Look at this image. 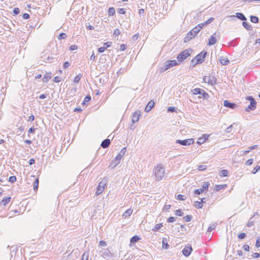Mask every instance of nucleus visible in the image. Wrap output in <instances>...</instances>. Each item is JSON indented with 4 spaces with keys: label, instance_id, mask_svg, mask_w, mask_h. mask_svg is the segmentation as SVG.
Wrapping results in <instances>:
<instances>
[{
    "label": "nucleus",
    "instance_id": "obj_1",
    "mask_svg": "<svg viewBox=\"0 0 260 260\" xmlns=\"http://www.w3.org/2000/svg\"><path fill=\"white\" fill-rule=\"evenodd\" d=\"M126 151V147L123 148L119 152L118 155L112 160V162L109 166V168L111 169L114 168L120 162L122 157L124 155Z\"/></svg>",
    "mask_w": 260,
    "mask_h": 260
},
{
    "label": "nucleus",
    "instance_id": "obj_2",
    "mask_svg": "<svg viewBox=\"0 0 260 260\" xmlns=\"http://www.w3.org/2000/svg\"><path fill=\"white\" fill-rule=\"evenodd\" d=\"M155 180H162L165 175V169L161 164L158 165L153 170Z\"/></svg>",
    "mask_w": 260,
    "mask_h": 260
},
{
    "label": "nucleus",
    "instance_id": "obj_3",
    "mask_svg": "<svg viewBox=\"0 0 260 260\" xmlns=\"http://www.w3.org/2000/svg\"><path fill=\"white\" fill-rule=\"evenodd\" d=\"M192 50L190 48L186 49L180 52L177 56V60L181 62L186 59L188 56L191 55Z\"/></svg>",
    "mask_w": 260,
    "mask_h": 260
},
{
    "label": "nucleus",
    "instance_id": "obj_4",
    "mask_svg": "<svg viewBox=\"0 0 260 260\" xmlns=\"http://www.w3.org/2000/svg\"><path fill=\"white\" fill-rule=\"evenodd\" d=\"M192 92L193 94L197 95L200 94V96H199L200 99H203L207 100L209 98V95L204 90L199 88H196L192 90Z\"/></svg>",
    "mask_w": 260,
    "mask_h": 260
},
{
    "label": "nucleus",
    "instance_id": "obj_5",
    "mask_svg": "<svg viewBox=\"0 0 260 260\" xmlns=\"http://www.w3.org/2000/svg\"><path fill=\"white\" fill-rule=\"evenodd\" d=\"M178 62L176 60H167L166 62L165 65L161 68L160 70V72L161 73L165 72L169 69L178 65Z\"/></svg>",
    "mask_w": 260,
    "mask_h": 260
},
{
    "label": "nucleus",
    "instance_id": "obj_6",
    "mask_svg": "<svg viewBox=\"0 0 260 260\" xmlns=\"http://www.w3.org/2000/svg\"><path fill=\"white\" fill-rule=\"evenodd\" d=\"M246 100L250 102V104L246 107L245 110L247 112L253 111L256 108V102L252 96H248L246 97Z\"/></svg>",
    "mask_w": 260,
    "mask_h": 260
},
{
    "label": "nucleus",
    "instance_id": "obj_7",
    "mask_svg": "<svg viewBox=\"0 0 260 260\" xmlns=\"http://www.w3.org/2000/svg\"><path fill=\"white\" fill-rule=\"evenodd\" d=\"M193 143L194 139L192 138L185 140H177L176 141V143L185 146L192 144Z\"/></svg>",
    "mask_w": 260,
    "mask_h": 260
},
{
    "label": "nucleus",
    "instance_id": "obj_8",
    "mask_svg": "<svg viewBox=\"0 0 260 260\" xmlns=\"http://www.w3.org/2000/svg\"><path fill=\"white\" fill-rule=\"evenodd\" d=\"M216 78L214 76H209L208 77L205 76L203 78V81L205 83L213 85L216 84Z\"/></svg>",
    "mask_w": 260,
    "mask_h": 260
},
{
    "label": "nucleus",
    "instance_id": "obj_9",
    "mask_svg": "<svg viewBox=\"0 0 260 260\" xmlns=\"http://www.w3.org/2000/svg\"><path fill=\"white\" fill-rule=\"evenodd\" d=\"M207 55V52L205 50H203L202 52H201L199 54H198L197 55H196L194 58L198 60V61L200 63H201L204 61Z\"/></svg>",
    "mask_w": 260,
    "mask_h": 260
},
{
    "label": "nucleus",
    "instance_id": "obj_10",
    "mask_svg": "<svg viewBox=\"0 0 260 260\" xmlns=\"http://www.w3.org/2000/svg\"><path fill=\"white\" fill-rule=\"evenodd\" d=\"M192 250V249L191 246L190 245H188V246H186L183 249L182 254L185 256H188L190 254Z\"/></svg>",
    "mask_w": 260,
    "mask_h": 260
},
{
    "label": "nucleus",
    "instance_id": "obj_11",
    "mask_svg": "<svg viewBox=\"0 0 260 260\" xmlns=\"http://www.w3.org/2000/svg\"><path fill=\"white\" fill-rule=\"evenodd\" d=\"M140 115H141V111L140 110H137V111H135L134 113L133 117H132V123H135L136 122H137L139 120V117L140 116Z\"/></svg>",
    "mask_w": 260,
    "mask_h": 260
},
{
    "label": "nucleus",
    "instance_id": "obj_12",
    "mask_svg": "<svg viewBox=\"0 0 260 260\" xmlns=\"http://www.w3.org/2000/svg\"><path fill=\"white\" fill-rule=\"evenodd\" d=\"M223 106L231 109H234L237 107V105L236 104L231 103L228 100H224L223 101Z\"/></svg>",
    "mask_w": 260,
    "mask_h": 260
},
{
    "label": "nucleus",
    "instance_id": "obj_13",
    "mask_svg": "<svg viewBox=\"0 0 260 260\" xmlns=\"http://www.w3.org/2000/svg\"><path fill=\"white\" fill-rule=\"evenodd\" d=\"M154 106V102L153 101L151 100L150 101L148 104H147L145 108V111L146 112H149L151 110V109L153 108V107Z\"/></svg>",
    "mask_w": 260,
    "mask_h": 260
},
{
    "label": "nucleus",
    "instance_id": "obj_14",
    "mask_svg": "<svg viewBox=\"0 0 260 260\" xmlns=\"http://www.w3.org/2000/svg\"><path fill=\"white\" fill-rule=\"evenodd\" d=\"M215 35H216V34L215 33L211 36L210 38L209 39L208 45L212 46V45H214L216 43L217 39L215 37Z\"/></svg>",
    "mask_w": 260,
    "mask_h": 260
},
{
    "label": "nucleus",
    "instance_id": "obj_15",
    "mask_svg": "<svg viewBox=\"0 0 260 260\" xmlns=\"http://www.w3.org/2000/svg\"><path fill=\"white\" fill-rule=\"evenodd\" d=\"M219 60L220 63L223 66H226L230 62V61L227 57H224L223 56L220 57Z\"/></svg>",
    "mask_w": 260,
    "mask_h": 260
},
{
    "label": "nucleus",
    "instance_id": "obj_16",
    "mask_svg": "<svg viewBox=\"0 0 260 260\" xmlns=\"http://www.w3.org/2000/svg\"><path fill=\"white\" fill-rule=\"evenodd\" d=\"M110 144V140L109 139H106L102 142L101 146L103 148H106Z\"/></svg>",
    "mask_w": 260,
    "mask_h": 260
},
{
    "label": "nucleus",
    "instance_id": "obj_17",
    "mask_svg": "<svg viewBox=\"0 0 260 260\" xmlns=\"http://www.w3.org/2000/svg\"><path fill=\"white\" fill-rule=\"evenodd\" d=\"M199 32L198 27H194L188 33L189 34L190 36H191L193 38L197 36Z\"/></svg>",
    "mask_w": 260,
    "mask_h": 260
},
{
    "label": "nucleus",
    "instance_id": "obj_18",
    "mask_svg": "<svg viewBox=\"0 0 260 260\" xmlns=\"http://www.w3.org/2000/svg\"><path fill=\"white\" fill-rule=\"evenodd\" d=\"M235 17H236L238 19H239L242 21H246L247 20L246 17L242 13L237 12L236 13Z\"/></svg>",
    "mask_w": 260,
    "mask_h": 260
},
{
    "label": "nucleus",
    "instance_id": "obj_19",
    "mask_svg": "<svg viewBox=\"0 0 260 260\" xmlns=\"http://www.w3.org/2000/svg\"><path fill=\"white\" fill-rule=\"evenodd\" d=\"M162 247L164 249H167L169 247V245L168 243V239L166 238H163L162 240Z\"/></svg>",
    "mask_w": 260,
    "mask_h": 260
},
{
    "label": "nucleus",
    "instance_id": "obj_20",
    "mask_svg": "<svg viewBox=\"0 0 260 260\" xmlns=\"http://www.w3.org/2000/svg\"><path fill=\"white\" fill-rule=\"evenodd\" d=\"M242 25L248 30H251L252 29V26L245 21H243Z\"/></svg>",
    "mask_w": 260,
    "mask_h": 260
},
{
    "label": "nucleus",
    "instance_id": "obj_21",
    "mask_svg": "<svg viewBox=\"0 0 260 260\" xmlns=\"http://www.w3.org/2000/svg\"><path fill=\"white\" fill-rule=\"evenodd\" d=\"M141 238L137 235L134 236L131 238L130 242L132 244H135L139 241Z\"/></svg>",
    "mask_w": 260,
    "mask_h": 260
},
{
    "label": "nucleus",
    "instance_id": "obj_22",
    "mask_svg": "<svg viewBox=\"0 0 260 260\" xmlns=\"http://www.w3.org/2000/svg\"><path fill=\"white\" fill-rule=\"evenodd\" d=\"M10 200H11V197H10L4 198L3 199V200L2 201V202H1V205L5 206L8 203L10 202Z\"/></svg>",
    "mask_w": 260,
    "mask_h": 260
},
{
    "label": "nucleus",
    "instance_id": "obj_23",
    "mask_svg": "<svg viewBox=\"0 0 260 260\" xmlns=\"http://www.w3.org/2000/svg\"><path fill=\"white\" fill-rule=\"evenodd\" d=\"M50 73H47L43 77L42 81L43 82H47L51 78Z\"/></svg>",
    "mask_w": 260,
    "mask_h": 260
},
{
    "label": "nucleus",
    "instance_id": "obj_24",
    "mask_svg": "<svg viewBox=\"0 0 260 260\" xmlns=\"http://www.w3.org/2000/svg\"><path fill=\"white\" fill-rule=\"evenodd\" d=\"M210 184L209 182H204L202 188H201L203 191H207Z\"/></svg>",
    "mask_w": 260,
    "mask_h": 260
},
{
    "label": "nucleus",
    "instance_id": "obj_25",
    "mask_svg": "<svg viewBox=\"0 0 260 260\" xmlns=\"http://www.w3.org/2000/svg\"><path fill=\"white\" fill-rule=\"evenodd\" d=\"M132 212L133 211L131 209H128L125 211V212L123 214L122 216L124 218H126L132 214Z\"/></svg>",
    "mask_w": 260,
    "mask_h": 260
},
{
    "label": "nucleus",
    "instance_id": "obj_26",
    "mask_svg": "<svg viewBox=\"0 0 260 260\" xmlns=\"http://www.w3.org/2000/svg\"><path fill=\"white\" fill-rule=\"evenodd\" d=\"M103 255L105 257H111L112 256V253L108 249H105L103 252Z\"/></svg>",
    "mask_w": 260,
    "mask_h": 260
},
{
    "label": "nucleus",
    "instance_id": "obj_27",
    "mask_svg": "<svg viewBox=\"0 0 260 260\" xmlns=\"http://www.w3.org/2000/svg\"><path fill=\"white\" fill-rule=\"evenodd\" d=\"M250 21L252 23H257L258 22L259 19L257 16H250Z\"/></svg>",
    "mask_w": 260,
    "mask_h": 260
},
{
    "label": "nucleus",
    "instance_id": "obj_28",
    "mask_svg": "<svg viewBox=\"0 0 260 260\" xmlns=\"http://www.w3.org/2000/svg\"><path fill=\"white\" fill-rule=\"evenodd\" d=\"M108 15L109 16L114 15L115 13V10L114 8H113V7L109 8V9L108 10Z\"/></svg>",
    "mask_w": 260,
    "mask_h": 260
},
{
    "label": "nucleus",
    "instance_id": "obj_29",
    "mask_svg": "<svg viewBox=\"0 0 260 260\" xmlns=\"http://www.w3.org/2000/svg\"><path fill=\"white\" fill-rule=\"evenodd\" d=\"M162 226V223H160L156 224L154 228L152 229V231L154 232H157L158 231L161 227Z\"/></svg>",
    "mask_w": 260,
    "mask_h": 260
},
{
    "label": "nucleus",
    "instance_id": "obj_30",
    "mask_svg": "<svg viewBox=\"0 0 260 260\" xmlns=\"http://www.w3.org/2000/svg\"><path fill=\"white\" fill-rule=\"evenodd\" d=\"M89 257V252L88 251H85L83 253L82 256V258L81 260H88Z\"/></svg>",
    "mask_w": 260,
    "mask_h": 260
},
{
    "label": "nucleus",
    "instance_id": "obj_31",
    "mask_svg": "<svg viewBox=\"0 0 260 260\" xmlns=\"http://www.w3.org/2000/svg\"><path fill=\"white\" fill-rule=\"evenodd\" d=\"M228 174V171L226 170H222L219 172V175L220 177H226Z\"/></svg>",
    "mask_w": 260,
    "mask_h": 260
},
{
    "label": "nucleus",
    "instance_id": "obj_32",
    "mask_svg": "<svg viewBox=\"0 0 260 260\" xmlns=\"http://www.w3.org/2000/svg\"><path fill=\"white\" fill-rule=\"evenodd\" d=\"M194 206L198 209H201L203 207V204H202V202L199 201H196L194 202Z\"/></svg>",
    "mask_w": 260,
    "mask_h": 260
},
{
    "label": "nucleus",
    "instance_id": "obj_33",
    "mask_svg": "<svg viewBox=\"0 0 260 260\" xmlns=\"http://www.w3.org/2000/svg\"><path fill=\"white\" fill-rule=\"evenodd\" d=\"M39 187V179L37 178L34 183V190L37 191Z\"/></svg>",
    "mask_w": 260,
    "mask_h": 260
},
{
    "label": "nucleus",
    "instance_id": "obj_34",
    "mask_svg": "<svg viewBox=\"0 0 260 260\" xmlns=\"http://www.w3.org/2000/svg\"><path fill=\"white\" fill-rule=\"evenodd\" d=\"M82 76V75L81 74H78L77 76H76L74 80V82L75 83H78Z\"/></svg>",
    "mask_w": 260,
    "mask_h": 260
},
{
    "label": "nucleus",
    "instance_id": "obj_35",
    "mask_svg": "<svg viewBox=\"0 0 260 260\" xmlns=\"http://www.w3.org/2000/svg\"><path fill=\"white\" fill-rule=\"evenodd\" d=\"M216 224L215 223L211 224L208 228L207 231L210 232L212 231L216 227Z\"/></svg>",
    "mask_w": 260,
    "mask_h": 260
},
{
    "label": "nucleus",
    "instance_id": "obj_36",
    "mask_svg": "<svg viewBox=\"0 0 260 260\" xmlns=\"http://www.w3.org/2000/svg\"><path fill=\"white\" fill-rule=\"evenodd\" d=\"M193 37L189 35V33H187V35L184 38V42L186 43L189 41Z\"/></svg>",
    "mask_w": 260,
    "mask_h": 260
},
{
    "label": "nucleus",
    "instance_id": "obj_37",
    "mask_svg": "<svg viewBox=\"0 0 260 260\" xmlns=\"http://www.w3.org/2000/svg\"><path fill=\"white\" fill-rule=\"evenodd\" d=\"M224 188L223 185H216L214 188V190L217 191Z\"/></svg>",
    "mask_w": 260,
    "mask_h": 260
},
{
    "label": "nucleus",
    "instance_id": "obj_38",
    "mask_svg": "<svg viewBox=\"0 0 260 260\" xmlns=\"http://www.w3.org/2000/svg\"><path fill=\"white\" fill-rule=\"evenodd\" d=\"M200 63L198 60L195 58H193L190 62V64L192 67H195L197 64Z\"/></svg>",
    "mask_w": 260,
    "mask_h": 260
},
{
    "label": "nucleus",
    "instance_id": "obj_39",
    "mask_svg": "<svg viewBox=\"0 0 260 260\" xmlns=\"http://www.w3.org/2000/svg\"><path fill=\"white\" fill-rule=\"evenodd\" d=\"M104 190V188H103L102 187H100L99 186H98L95 193L97 195H99L103 192Z\"/></svg>",
    "mask_w": 260,
    "mask_h": 260
},
{
    "label": "nucleus",
    "instance_id": "obj_40",
    "mask_svg": "<svg viewBox=\"0 0 260 260\" xmlns=\"http://www.w3.org/2000/svg\"><path fill=\"white\" fill-rule=\"evenodd\" d=\"M67 35L66 34L62 32L60 33L58 37L59 40L64 39L67 38Z\"/></svg>",
    "mask_w": 260,
    "mask_h": 260
},
{
    "label": "nucleus",
    "instance_id": "obj_41",
    "mask_svg": "<svg viewBox=\"0 0 260 260\" xmlns=\"http://www.w3.org/2000/svg\"><path fill=\"white\" fill-rule=\"evenodd\" d=\"M16 181V177L15 176H12L9 178V181L11 183H14Z\"/></svg>",
    "mask_w": 260,
    "mask_h": 260
},
{
    "label": "nucleus",
    "instance_id": "obj_42",
    "mask_svg": "<svg viewBox=\"0 0 260 260\" xmlns=\"http://www.w3.org/2000/svg\"><path fill=\"white\" fill-rule=\"evenodd\" d=\"M175 214L177 216H181L183 215V212L180 209H179L175 211Z\"/></svg>",
    "mask_w": 260,
    "mask_h": 260
},
{
    "label": "nucleus",
    "instance_id": "obj_43",
    "mask_svg": "<svg viewBox=\"0 0 260 260\" xmlns=\"http://www.w3.org/2000/svg\"><path fill=\"white\" fill-rule=\"evenodd\" d=\"M177 199L178 200L184 201L185 200L186 198L183 195L179 194L177 196Z\"/></svg>",
    "mask_w": 260,
    "mask_h": 260
},
{
    "label": "nucleus",
    "instance_id": "obj_44",
    "mask_svg": "<svg viewBox=\"0 0 260 260\" xmlns=\"http://www.w3.org/2000/svg\"><path fill=\"white\" fill-rule=\"evenodd\" d=\"M111 42H107L104 44L103 47L106 49L107 48L110 47L111 46Z\"/></svg>",
    "mask_w": 260,
    "mask_h": 260
},
{
    "label": "nucleus",
    "instance_id": "obj_45",
    "mask_svg": "<svg viewBox=\"0 0 260 260\" xmlns=\"http://www.w3.org/2000/svg\"><path fill=\"white\" fill-rule=\"evenodd\" d=\"M205 25H207L206 24H205V22L204 23H202L200 24H199L197 26H196V27H198L199 31H200L201 29Z\"/></svg>",
    "mask_w": 260,
    "mask_h": 260
},
{
    "label": "nucleus",
    "instance_id": "obj_46",
    "mask_svg": "<svg viewBox=\"0 0 260 260\" xmlns=\"http://www.w3.org/2000/svg\"><path fill=\"white\" fill-rule=\"evenodd\" d=\"M192 219V216L191 215H186L185 217H184V219L185 220V221L188 222L190 221Z\"/></svg>",
    "mask_w": 260,
    "mask_h": 260
},
{
    "label": "nucleus",
    "instance_id": "obj_47",
    "mask_svg": "<svg viewBox=\"0 0 260 260\" xmlns=\"http://www.w3.org/2000/svg\"><path fill=\"white\" fill-rule=\"evenodd\" d=\"M176 111V108L174 107H169L167 109L168 112H174Z\"/></svg>",
    "mask_w": 260,
    "mask_h": 260
},
{
    "label": "nucleus",
    "instance_id": "obj_48",
    "mask_svg": "<svg viewBox=\"0 0 260 260\" xmlns=\"http://www.w3.org/2000/svg\"><path fill=\"white\" fill-rule=\"evenodd\" d=\"M253 160L252 158H251V159H248L246 162H245V165L246 166H250L253 163Z\"/></svg>",
    "mask_w": 260,
    "mask_h": 260
},
{
    "label": "nucleus",
    "instance_id": "obj_49",
    "mask_svg": "<svg viewBox=\"0 0 260 260\" xmlns=\"http://www.w3.org/2000/svg\"><path fill=\"white\" fill-rule=\"evenodd\" d=\"M260 169V166H256L252 171V174H255L256 172H257Z\"/></svg>",
    "mask_w": 260,
    "mask_h": 260
},
{
    "label": "nucleus",
    "instance_id": "obj_50",
    "mask_svg": "<svg viewBox=\"0 0 260 260\" xmlns=\"http://www.w3.org/2000/svg\"><path fill=\"white\" fill-rule=\"evenodd\" d=\"M203 191V190H202V189L201 188L200 189H196L194 191V193L196 195H199L201 193H202Z\"/></svg>",
    "mask_w": 260,
    "mask_h": 260
},
{
    "label": "nucleus",
    "instance_id": "obj_51",
    "mask_svg": "<svg viewBox=\"0 0 260 260\" xmlns=\"http://www.w3.org/2000/svg\"><path fill=\"white\" fill-rule=\"evenodd\" d=\"M20 12L19 9L18 8H15L13 10V13L14 15H18Z\"/></svg>",
    "mask_w": 260,
    "mask_h": 260
},
{
    "label": "nucleus",
    "instance_id": "obj_52",
    "mask_svg": "<svg viewBox=\"0 0 260 260\" xmlns=\"http://www.w3.org/2000/svg\"><path fill=\"white\" fill-rule=\"evenodd\" d=\"M246 234L244 233H240L238 235V238L240 239H243L246 237Z\"/></svg>",
    "mask_w": 260,
    "mask_h": 260
},
{
    "label": "nucleus",
    "instance_id": "obj_53",
    "mask_svg": "<svg viewBox=\"0 0 260 260\" xmlns=\"http://www.w3.org/2000/svg\"><path fill=\"white\" fill-rule=\"evenodd\" d=\"M78 49V46L76 45H72L70 47L69 50L70 51H74Z\"/></svg>",
    "mask_w": 260,
    "mask_h": 260
},
{
    "label": "nucleus",
    "instance_id": "obj_54",
    "mask_svg": "<svg viewBox=\"0 0 260 260\" xmlns=\"http://www.w3.org/2000/svg\"><path fill=\"white\" fill-rule=\"evenodd\" d=\"M198 169L199 171H204L206 169V166L205 165H200L198 167Z\"/></svg>",
    "mask_w": 260,
    "mask_h": 260
},
{
    "label": "nucleus",
    "instance_id": "obj_55",
    "mask_svg": "<svg viewBox=\"0 0 260 260\" xmlns=\"http://www.w3.org/2000/svg\"><path fill=\"white\" fill-rule=\"evenodd\" d=\"M237 39H234V40L232 41L230 43V45L232 46H235L237 45Z\"/></svg>",
    "mask_w": 260,
    "mask_h": 260
},
{
    "label": "nucleus",
    "instance_id": "obj_56",
    "mask_svg": "<svg viewBox=\"0 0 260 260\" xmlns=\"http://www.w3.org/2000/svg\"><path fill=\"white\" fill-rule=\"evenodd\" d=\"M252 218H253V217H251L250 218L249 221H248V222L247 224V226L250 227V226H251L253 224V221L252 220Z\"/></svg>",
    "mask_w": 260,
    "mask_h": 260
},
{
    "label": "nucleus",
    "instance_id": "obj_57",
    "mask_svg": "<svg viewBox=\"0 0 260 260\" xmlns=\"http://www.w3.org/2000/svg\"><path fill=\"white\" fill-rule=\"evenodd\" d=\"M118 12L120 14H124L125 13V11L123 8H119L118 10Z\"/></svg>",
    "mask_w": 260,
    "mask_h": 260
},
{
    "label": "nucleus",
    "instance_id": "obj_58",
    "mask_svg": "<svg viewBox=\"0 0 260 260\" xmlns=\"http://www.w3.org/2000/svg\"><path fill=\"white\" fill-rule=\"evenodd\" d=\"M91 100V96L89 95L86 96L84 98V103L88 102Z\"/></svg>",
    "mask_w": 260,
    "mask_h": 260
},
{
    "label": "nucleus",
    "instance_id": "obj_59",
    "mask_svg": "<svg viewBox=\"0 0 260 260\" xmlns=\"http://www.w3.org/2000/svg\"><path fill=\"white\" fill-rule=\"evenodd\" d=\"M106 186V183L104 182L103 181H101L99 183L98 186L100 187H102L103 188H105V187Z\"/></svg>",
    "mask_w": 260,
    "mask_h": 260
},
{
    "label": "nucleus",
    "instance_id": "obj_60",
    "mask_svg": "<svg viewBox=\"0 0 260 260\" xmlns=\"http://www.w3.org/2000/svg\"><path fill=\"white\" fill-rule=\"evenodd\" d=\"M126 45H125V44H121L120 46V48H119V50L121 51H124L126 49Z\"/></svg>",
    "mask_w": 260,
    "mask_h": 260
},
{
    "label": "nucleus",
    "instance_id": "obj_61",
    "mask_svg": "<svg viewBox=\"0 0 260 260\" xmlns=\"http://www.w3.org/2000/svg\"><path fill=\"white\" fill-rule=\"evenodd\" d=\"M175 218L174 217H173V216H171V217H170L168 219H167V221L168 222H173L175 221Z\"/></svg>",
    "mask_w": 260,
    "mask_h": 260
},
{
    "label": "nucleus",
    "instance_id": "obj_62",
    "mask_svg": "<svg viewBox=\"0 0 260 260\" xmlns=\"http://www.w3.org/2000/svg\"><path fill=\"white\" fill-rule=\"evenodd\" d=\"M120 31L119 29H115V30L114 31L113 35L117 36H119L120 35Z\"/></svg>",
    "mask_w": 260,
    "mask_h": 260
},
{
    "label": "nucleus",
    "instance_id": "obj_63",
    "mask_svg": "<svg viewBox=\"0 0 260 260\" xmlns=\"http://www.w3.org/2000/svg\"><path fill=\"white\" fill-rule=\"evenodd\" d=\"M214 18L212 17L210 18L208 20L206 21L205 22V24H206V25H208V24L210 23L211 22L213 21Z\"/></svg>",
    "mask_w": 260,
    "mask_h": 260
},
{
    "label": "nucleus",
    "instance_id": "obj_64",
    "mask_svg": "<svg viewBox=\"0 0 260 260\" xmlns=\"http://www.w3.org/2000/svg\"><path fill=\"white\" fill-rule=\"evenodd\" d=\"M243 248L246 251H249V246L248 245L245 244V245H243Z\"/></svg>",
    "mask_w": 260,
    "mask_h": 260
}]
</instances>
